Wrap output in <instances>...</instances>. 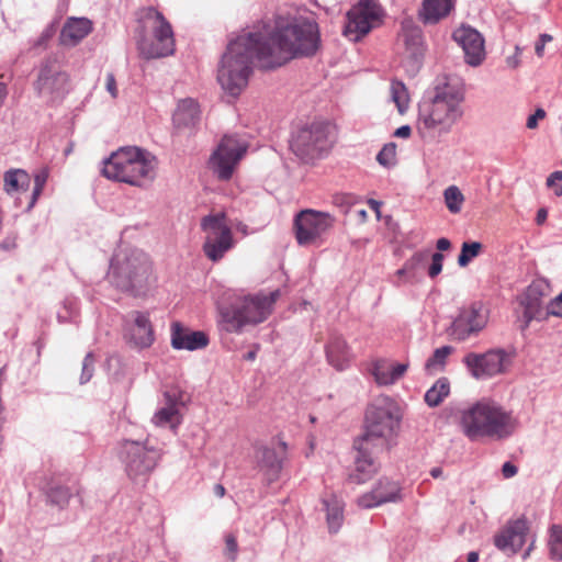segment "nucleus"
Returning <instances> with one entry per match:
<instances>
[{"label": "nucleus", "instance_id": "nucleus-1", "mask_svg": "<svg viewBox=\"0 0 562 562\" xmlns=\"http://www.w3.org/2000/svg\"><path fill=\"white\" fill-rule=\"evenodd\" d=\"M319 46V30L314 21L278 22L268 33L248 32L229 41L222 55L217 81L231 97L247 87L256 58L263 69H273L297 56H313Z\"/></svg>", "mask_w": 562, "mask_h": 562}, {"label": "nucleus", "instance_id": "nucleus-2", "mask_svg": "<svg viewBox=\"0 0 562 562\" xmlns=\"http://www.w3.org/2000/svg\"><path fill=\"white\" fill-rule=\"evenodd\" d=\"M464 92L460 85L445 82L435 88L434 95L418 105L417 131L423 139L436 140L449 133L462 116Z\"/></svg>", "mask_w": 562, "mask_h": 562}, {"label": "nucleus", "instance_id": "nucleus-3", "mask_svg": "<svg viewBox=\"0 0 562 562\" xmlns=\"http://www.w3.org/2000/svg\"><path fill=\"white\" fill-rule=\"evenodd\" d=\"M461 426L471 440L504 439L516 429V420L497 403L483 398L462 412Z\"/></svg>", "mask_w": 562, "mask_h": 562}, {"label": "nucleus", "instance_id": "nucleus-4", "mask_svg": "<svg viewBox=\"0 0 562 562\" xmlns=\"http://www.w3.org/2000/svg\"><path fill=\"white\" fill-rule=\"evenodd\" d=\"M155 170L156 158L149 151L127 146L104 159L101 172L110 180L145 187L155 179Z\"/></svg>", "mask_w": 562, "mask_h": 562}, {"label": "nucleus", "instance_id": "nucleus-5", "mask_svg": "<svg viewBox=\"0 0 562 562\" xmlns=\"http://www.w3.org/2000/svg\"><path fill=\"white\" fill-rule=\"evenodd\" d=\"M151 270V262L144 251L123 249L111 260L109 279L116 289L138 296L148 289Z\"/></svg>", "mask_w": 562, "mask_h": 562}, {"label": "nucleus", "instance_id": "nucleus-6", "mask_svg": "<svg viewBox=\"0 0 562 562\" xmlns=\"http://www.w3.org/2000/svg\"><path fill=\"white\" fill-rule=\"evenodd\" d=\"M280 296V290L268 294L238 296L228 306L220 307V325L227 333H240L246 325L265 322Z\"/></svg>", "mask_w": 562, "mask_h": 562}, {"label": "nucleus", "instance_id": "nucleus-7", "mask_svg": "<svg viewBox=\"0 0 562 562\" xmlns=\"http://www.w3.org/2000/svg\"><path fill=\"white\" fill-rule=\"evenodd\" d=\"M136 44L145 59L167 57L175 53V38L171 24L154 7L144 8L139 16Z\"/></svg>", "mask_w": 562, "mask_h": 562}, {"label": "nucleus", "instance_id": "nucleus-8", "mask_svg": "<svg viewBox=\"0 0 562 562\" xmlns=\"http://www.w3.org/2000/svg\"><path fill=\"white\" fill-rule=\"evenodd\" d=\"M119 459L134 484L145 485L160 459L161 451L148 445V440L123 439L119 445Z\"/></svg>", "mask_w": 562, "mask_h": 562}, {"label": "nucleus", "instance_id": "nucleus-9", "mask_svg": "<svg viewBox=\"0 0 562 562\" xmlns=\"http://www.w3.org/2000/svg\"><path fill=\"white\" fill-rule=\"evenodd\" d=\"M334 144L328 122L315 121L292 135L290 148L303 162H312L327 154Z\"/></svg>", "mask_w": 562, "mask_h": 562}, {"label": "nucleus", "instance_id": "nucleus-10", "mask_svg": "<svg viewBox=\"0 0 562 562\" xmlns=\"http://www.w3.org/2000/svg\"><path fill=\"white\" fill-rule=\"evenodd\" d=\"M402 413L398 404L386 395L375 397L367 407L364 429L371 436L387 439L401 425Z\"/></svg>", "mask_w": 562, "mask_h": 562}, {"label": "nucleus", "instance_id": "nucleus-11", "mask_svg": "<svg viewBox=\"0 0 562 562\" xmlns=\"http://www.w3.org/2000/svg\"><path fill=\"white\" fill-rule=\"evenodd\" d=\"M335 217L328 212L305 209L300 211L293 223L296 241L300 246H321L333 228Z\"/></svg>", "mask_w": 562, "mask_h": 562}, {"label": "nucleus", "instance_id": "nucleus-12", "mask_svg": "<svg viewBox=\"0 0 562 562\" xmlns=\"http://www.w3.org/2000/svg\"><path fill=\"white\" fill-rule=\"evenodd\" d=\"M225 220L224 213L209 214L201 220V228L205 233L203 251L214 262L234 246L233 233Z\"/></svg>", "mask_w": 562, "mask_h": 562}, {"label": "nucleus", "instance_id": "nucleus-13", "mask_svg": "<svg viewBox=\"0 0 562 562\" xmlns=\"http://www.w3.org/2000/svg\"><path fill=\"white\" fill-rule=\"evenodd\" d=\"M382 16L383 10L374 0H359L347 12L344 35L358 42L381 23Z\"/></svg>", "mask_w": 562, "mask_h": 562}, {"label": "nucleus", "instance_id": "nucleus-14", "mask_svg": "<svg viewBox=\"0 0 562 562\" xmlns=\"http://www.w3.org/2000/svg\"><path fill=\"white\" fill-rule=\"evenodd\" d=\"M69 77L57 64L56 58L47 57L38 68L37 79L34 81V90L37 95L47 102L60 100L67 93Z\"/></svg>", "mask_w": 562, "mask_h": 562}, {"label": "nucleus", "instance_id": "nucleus-15", "mask_svg": "<svg viewBox=\"0 0 562 562\" xmlns=\"http://www.w3.org/2000/svg\"><path fill=\"white\" fill-rule=\"evenodd\" d=\"M246 142L236 136H224L210 158V165L220 180H229L236 165L247 151Z\"/></svg>", "mask_w": 562, "mask_h": 562}, {"label": "nucleus", "instance_id": "nucleus-16", "mask_svg": "<svg viewBox=\"0 0 562 562\" xmlns=\"http://www.w3.org/2000/svg\"><path fill=\"white\" fill-rule=\"evenodd\" d=\"M462 362L474 379L486 380L505 373L509 356L504 349H490L484 353L469 352Z\"/></svg>", "mask_w": 562, "mask_h": 562}, {"label": "nucleus", "instance_id": "nucleus-17", "mask_svg": "<svg viewBox=\"0 0 562 562\" xmlns=\"http://www.w3.org/2000/svg\"><path fill=\"white\" fill-rule=\"evenodd\" d=\"M487 324V315L481 305L472 304L460 311L448 328L449 336L458 341H464L477 335Z\"/></svg>", "mask_w": 562, "mask_h": 562}, {"label": "nucleus", "instance_id": "nucleus-18", "mask_svg": "<svg viewBox=\"0 0 562 562\" xmlns=\"http://www.w3.org/2000/svg\"><path fill=\"white\" fill-rule=\"evenodd\" d=\"M548 284L543 280H535L520 296L519 302L524 307L520 330L525 331L533 319H546L543 297L547 294Z\"/></svg>", "mask_w": 562, "mask_h": 562}, {"label": "nucleus", "instance_id": "nucleus-19", "mask_svg": "<svg viewBox=\"0 0 562 562\" xmlns=\"http://www.w3.org/2000/svg\"><path fill=\"white\" fill-rule=\"evenodd\" d=\"M528 532L529 525L525 516L510 519L503 529L494 536V544L504 553L515 554L526 543Z\"/></svg>", "mask_w": 562, "mask_h": 562}, {"label": "nucleus", "instance_id": "nucleus-20", "mask_svg": "<svg viewBox=\"0 0 562 562\" xmlns=\"http://www.w3.org/2000/svg\"><path fill=\"white\" fill-rule=\"evenodd\" d=\"M452 37L461 46L468 65L476 67L482 64L485 58L484 38L475 29L462 25Z\"/></svg>", "mask_w": 562, "mask_h": 562}, {"label": "nucleus", "instance_id": "nucleus-21", "mask_svg": "<svg viewBox=\"0 0 562 562\" xmlns=\"http://www.w3.org/2000/svg\"><path fill=\"white\" fill-rule=\"evenodd\" d=\"M401 499V487L397 482L380 479L375 486L358 498L359 506L372 508L384 503H395Z\"/></svg>", "mask_w": 562, "mask_h": 562}, {"label": "nucleus", "instance_id": "nucleus-22", "mask_svg": "<svg viewBox=\"0 0 562 562\" xmlns=\"http://www.w3.org/2000/svg\"><path fill=\"white\" fill-rule=\"evenodd\" d=\"M210 342L209 336L201 330H192L180 322L171 324V346L176 350H199Z\"/></svg>", "mask_w": 562, "mask_h": 562}, {"label": "nucleus", "instance_id": "nucleus-23", "mask_svg": "<svg viewBox=\"0 0 562 562\" xmlns=\"http://www.w3.org/2000/svg\"><path fill=\"white\" fill-rule=\"evenodd\" d=\"M279 447L281 449L280 452L269 447H260L257 450L256 458L258 465L261 470L266 471L269 482L276 481L282 470V462L285 457L288 445L280 440Z\"/></svg>", "mask_w": 562, "mask_h": 562}, {"label": "nucleus", "instance_id": "nucleus-24", "mask_svg": "<svg viewBox=\"0 0 562 562\" xmlns=\"http://www.w3.org/2000/svg\"><path fill=\"white\" fill-rule=\"evenodd\" d=\"M166 405L161 407L153 417V423L157 426L169 425L176 428L180 424L178 405L184 404L183 393L178 390L166 391Z\"/></svg>", "mask_w": 562, "mask_h": 562}, {"label": "nucleus", "instance_id": "nucleus-25", "mask_svg": "<svg viewBox=\"0 0 562 562\" xmlns=\"http://www.w3.org/2000/svg\"><path fill=\"white\" fill-rule=\"evenodd\" d=\"M92 30V21L88 18H68L61 27L59 43L67 47H74L88 36Z\"/></svg>", "mask_w": 562, "mask_h": 562}, {"label": "nucleus", "instance_id": "nucleus-26", "mask_svg": "<svg viewBox=\"0 0 562 562\" xmlns=\"http://www.w3.org/2000/svg\"><path fill=\"white\" fill-rule=\"evenodd\" d=\"M134 323L128 329L130 341L138 348H147L154 342V330L146 313L133 312Z\"/></svg>", "mask_w": 562, "mask_h": 562}, {"label": "nucleus", "instance_id": "nucleus-27", "mask_svg": "<svg viewBox=\"0 0 562 562\" xmlns=\"http://www.w3.org/2000/svg\"><path fill=\"white\" fill-rule=\"evenodd\" d=\"M326 357L330 366L338 371L345 370L350 360L351 353L346 340L338 335H333L326 346Z\"/></svg>", "mask_w": 562, "mask_h": 562}, {"label": "nucleus", "instance_id": "nucleus-28", "mask_svg": "<svg viewBox=\"0 0 562 562\" xmlns=\"http://www.w3.org/2000/svg\"><path fill=\"white\" fill-rule=\"evenodd\" d=\"M408 368L407 363L391 364L384 360L373 363L372 374L380 385H391L400 380Z\"/></svg>", "mask_w": 562, "mask_h": 562}, {"label": "nucleus", "instance_id": "nucleus-29", "mask_svg": "<svg viewBox=\"0 0 562 562\" xmlns=\"http://www.w3.org/2000/svg\"><path fill=\"white\" fill-rule=\"evenodd\" d=\"M199 105L193 99H184L178 103L172 120L178 127H190L199 121Z\"/></svg>", "mask_w": 562, "mask_h": 562}, {"label": "nucleus", "instance_id": "nucleus-30", "mask_svg": "<svg viewBox=\"0 0 562 562\" xmlns=\"http://www.w3.org/2000/svg\"><path fill=\"white\" fill-rule=\"evenodd\" d=\"M452 7L451 0H424L420 18L426 24H435L447 16Z\"/></svg>", "mask_w": 562, "mask_h": 562}, {"label": "nucleus", "instance_id": "nucleus-31", "mask_svg": "<svg viewBox=\"0 0 562 562\" xmlns=\"http://www.w3.org/2000/svg\"><path fill=\"white\" fill-rule=\"evenodd\" d=\"M386 439L383 437L371 436L367 429L355 439L353 447L359 456L374 458V454L381 451L385 446Z\"/></svg>", "mask_w": 562, "mask_h": 562}, {"label": "nucleus", "instance_id": "nucleus-32", "mask_svg": "<svg viewBox=\"0 0 562 562\" xmlns=\"http://www.w3.org/2000/svg\"><path fill=\"white\" fill-rule=\"evenodd\" d=\"M329 532L336 533L344 521V503L336 496L323 499Z\"/></svg>", "mask_w": 562, "mask_h": 562}, {"label": "nucleus", "instance_id": "nucleus-33", "mask_svg": "<svg viewBox=\"0 0 562 562\" xmlns=\"http://www.w3.org/2000/svg\"><path fill=\"white\" fill-rule=\"evenodd\" d=\"M355 464V471L348 476V480L355 484L366 483L378 470L374 458L357 454Z\"/></svg>", "mask_w": 562, "mask_h": 562}, {"label": "nucleus", "instance_id": "nucleus-34", "mask_svg": "<svg viewBox=\"0 0 562 562\" xmlns=\"http://www.w3.org/2000/svg\"><path fill=\"white\" fill-rule=\"evenodd\" d=\"M31 183L30 176L22 169L9 170L4 173V190L13 193L20 190H27Z\"/></svg>", "mask_w": 562, "mask_h": 562}, {"label": "nucleus", "instance_id": "nucleus-35", "mask_svg": "<svg viewBox=\"0 0 562 562\" xmlns=\"http://www.w3.org/2000/svg\"><path fill=\"white\" fill-rule=\"evenodd\" d=\"M454 351L452 346H442L437 348L431 357L425 363L427 374H434L443 371L448 357Z\"/></svg>", "mask_w": 562, "mask_h": 562}, {"label": "nucleus", "instance_id": "nucleus-36", "mask_svg": "<svg viewBox=\"0 0 562 562\" xmlns=\"http://www.w3.org/2000/svg\"><path fill=\"white\" fill-rule=\"evenodd\" d=\"M450 393V383L447 378H440L426 392L425 402L430 407H437Z\"/></svg>", "mask_w": 562, "mask_h": 562}, {"label": "nucleus", "instance_id": "nucleus-37", "mask_svg": "<svg viewBox=\"0 0 562 562\" xmlns=\"http://www.w3.org/2000/svg\"><path fill=\"white\" fill-rule=\"evenodd\" d=\"M443 196L446 205L451 213L456 214L461 211L464 196L458 187H448L443 192Z\"/></svg>", "mask_w": 562, "mask_h": 562}, {"label": "nucleus", "instance_id": "nucleus-38", "mask_svg": "<svg viewBox=\"0 0 562 562\" xmlns=\"http://www.w3.org/2000/svg\"><path fill=\"white\" fill-rule=\"evenodd\" d=\"M391 94L398 111L403 113L408 106V94L405 85L402 81L393 80L391 83Z\"/></svg>", "mask_w": 562, "mask_h": 562}, {"label": "nucleus", "instance_id": "nucleus-39", "mask_svg": "<svg viewBox=\"0 0 562 562\" xmlns=\"http://www.w3.org/2000/svg\"><path fill=\"white\" fill-rule=\"evenodd\" d=\"M71 497V492L68 487L56 485L52 486L47 491V499L52 505H56L60 508H64L67 506L69 499Z\"/></svg>", "mask_w": 562, "mask_h": 562}, {"label": "nucleus", "instance_id": "nucleus-40", "mask_svg": "<svg viewBox=\"0 0 562 562\" xmlns=\"http://www.w3.org/2000/svg\"><path fill=\"white\" fill-rule=\"evenodd\" d=\"M550 555L552 559L561 561L562 560V526L552 525L550 528Z\"/></svg>", "mask_w": 562, "mask_h": 562}, {"label": "nucleus", "instance_id": "nucleus-41", "mask_svg": "<svg viewBox=\"0 0 562 562\" xmlns=\"http://www.w3.org/2000/svg\"><path fill=\"white\" fill-rule=\"evenodd\" d=\"M482 247V244L479 241L463 243L458 257V265L460 267H467L473 258L480 255Z\"/></svg>", "mask_w": 562, "mask_h": 562}, {"label": "nucleus", "instance_id": "nucleus-42", "mask_svg": "<svg viewBox=\"0 0 562 562\" xmlns=\"http://www.w3.org/2000/svg\"><path fill=\"white\" fill-rule=\"evenodd\" d=\"M428 257V251H417L404 262L405 270H408L409 272V279L416 278L417 271L422 270L425 267Z\"/></svg>", "mask_w": 562, "mask_h": 562}, {"label": "nucleus", "instance_id": "nucleus-43", "mask_svg": "<svg viewBox=\"0 0 562 562\" xmlns=\"http://www.w3.org/2000/svg\"><path fill=\"white\" fill-rule=\"evenodd\" d=\"M378 162L386 168L393 167L396 164V144L387 143L376 155Z\"/></svg>", "mask_w": 562, "mask_h": 562}, {"label": "nucleus", "instance_id": "nucleus-44", "mask_svg": "<svg viewBox=\"0 0 562 562\" xmlns=\"http://www.w3.org/2000/svg\"><path fill=\"white\" fill-rule=\"evenodd\" d=\"M47 178H48V173L46 170H41V171L36 172V175L34 176V187L32 190L31 201L27 206L29 210L35 205L37 199L42 194L43 189L46 184Z\"/></svg>", "mask_w": 562, "mask_h": 562}, {"label": "nucleus", "instance_id": "nucleus-45", "mask_svg": "<svg viewBox=\"0 0 562 562\" xmlns=\"http://www.w3.org/2000/svg\"><path fill=\"white\" fill-rule=\"evenodd\" d=\"M95 358L92 352H88L82 361L80 383L86 384L93 375Z\"/></svg>", "mask_w": 562, "mask_h": 562}, {"label": "nucleus", "instance_id": "nucleus-46", "mask_svg": "<svg viewBox=\"0 0 562 562\" xmlns=\"http://www.w3.org/2000/svg\"><path fill=\"white\" fill-rule=\"evenodd\" d=\"M443 258L441 252H434L431 255V265L428 268V276L430 278H435L441 272Z\"/></svg>", "mask_w": 562, "mask_h": 562}, {"label": "nucleus", "instance_id": "nucleus-47", "mask_svg": "<svg viewBox=\"0 0 562 562\" xmlns=\"http://www.w3.org/2000/svg\"><path fill=\"white\" fill-rule=\"evenodd\" d=\"M549 315L562 317V292L550 301L546 311V318Z\"/></svg>", "mask_w": 562, "mask_h": 562}, {"label": "nucleus", "instance_id": "nucleus-48", "mask_svg": "<svg viewBox=\"0 0 562 562\" xmlns=\"http://www.w3.org/2000/svg\"><path fill=\"white\" fill-rule=\"evenodd\" d=\"M561 181H562V171L561 170H557V171L552 172L547 179V186L549 188H554V194L557 196L562 195V184L557 186L558 182H561Z\"/></svg>", "mask_w": 562, "mask_h": 562}, {"label": "nucleus", "instance_id": "nucleus-49", "mask_svg": "<svg viewBox=\"0 0 562 562\" xmlns=\"http://www.w3.org/2000/svg\"><path fill=\"white\" fill-rule=\"evenodd\" d=\"M225 543H226V551L228 553V559L232 562H234L236 560V554H237V549H238L236 538L232 535H228L225 539Z\"/></svg>", "mask_w": 562, "mask_h": 562}, {"label": "nucleus", "instance_id": "nucleus-50", "mask_svg": "<svg viewBox=\"0 0 562 562\" xmlns=\"http://www.w3.org/2000/svg\"><path fill=\"white\" fill-rule=\"evenodd\" d=\"M546 117V111L542 108H538L533 114L528 116L526 126L530 130H535L538 126V121Z\"/></svg>", "mask_w": 562, "mask_h": 562}, {"label": "nucleus", "instance_id": "nucleus-51", "mask_svg": "<svg viewBox=\"0 0 562 562\" xmlns=\"http://www.w3.org/2000/svg\"><path fill=\"white\" fill-rule=\"evenodd\" d=\"M105 89L113 99L117 97L116 80L112 72H108L105 76Z\"/></svg>", "mask_w": 562, "mask_h": 562}, {"label": "nucleus", "instance_id": "nucleus-52", "mask_svg": "<svg viewBox=\"0 0 562 562\" xmlns=\"http://www.w3.org/2000/svg\"><path fill=\"white\" fill-rule=\"evenodd\" d=\"M552 41V36L549 35V34H541L539 36V40L537 41L536 45H535V50H536V54L541 57L543 55V50H544V46L548 42H551Z\"/></svg>", "mask_w": 562, "mask_h": 562}, {"label": "nucleus", "instance_id": "nucleus-53", "mask_svg": "<svg viewBox=\"0 0 562 562\" xmlns=\"http://www.w3.org/2000/svg\"><path fill=\"white\" fill-rule=\"evenodd\" d=\"M520 53H521L520 47L518 45H516L515 46V55L508 56L506 58V64H507L508 67L515 69V68H517L519 66L520 60H519L518 56H519Z\"/></svg>", "mask_w": 562, "mask_h": 562}, {"label": "nucleus", "instance_id": "nucleus-54", "mask_svg": "<svg viewBox=\"0 0 562 562\" xmlns=\"http://www.w3.org/2000/svg\"><path fill=\"white\" fill-rule=\"evenodd\" d=\"M518 469L512 462H505L502 467V473L504 477L509 479L517 473Z\"/></svg>", "mask_w": 562, "mask_h": 562}, {"label": "nucleus", "instance_id": "nucleus-55", "mask_svg": "<svg viewBox=\"0 0 562 562\" xmlns=\"http://www.w3.org/2000/svg\"><path fill=\"white\" fill-rule=\"evenodd\" d=\"M335 203L338 205H346L349 207L353 203V196L350 194H339L335 196ZM348 209H346V212Z\"/></svg>", "mask_w": 562, "mask_h": 562}, {"label": "nucleus", "instance_id": "nucleus-56", "mask_svg": "<svg viewBox=\"0 0 562 562\" xmlns=\"http://www.w3.org/2000/svg\"><path fill=\"white\" fill-rule=\"evenodd\" d=\"M412 134V128L409 125H403L395 130L394 136L401 138H408Z\"/></svg>", "mask_w": 562, "mask_h": 562}, {"label": "nucleus", "instance_id": "nucleus-57", "mask_svg": "<svg viewBox=\"0 0 562 562\" xmlns=\"http://www.w3.org/2000/svg\"><path fill=\"white\" fill-rule=\"evenodd\" d=\"M436 246L437 249L439 250L438 252H441L448 250L451 247V243L449 239L442 237L437 240Z\"/></svg>", "mask_w": 562, "mask_h": 562}, {"label": "nucleus", "instance_id": "nucleus-58", "mask_svg": "<svg viewBox=\"0 0 562 562\" xmlns=\"http://www.w3.org/2000/svg\"><path fill=\"white\" fill-rule=\"evenodd\" d=\"M548 212L546 209H540L537 212L536 222L541 225L547 218Z\"/></svg>", "mask_w": 562, "mask_h": 562}, {"label": "nucleus", "instance_id": "nucleus-59", "mask_svg": "<svg viewBox=\"0 0 562 562\" xmlns=\"http://www.w3.org/2000/svg\"><path fill=\"white\" fill-rule=\"evenodd\" d=\"M7 94H8L7 86L3 82H0V106L2 105Z\"/></svg>", "mask_w": 562, "mask_h": 562}, {"label": "nucleus", "instance_id": "nucleus-60", "mask_svg": "<svg viewBox=\"0 0 562 562\" xmlns=\"http://www.w3.org/2000/svg\"><path fill=\"white\" fill-rule=\"evenodd\" d=\"M214 493L217 497H223L225 495V487L222 484H216L214 486Z\"/></svg>", "mask_w": 562, "mask_h": 562}, {"label": "nucleus", "instance_id": "nucleus-61", "mask_svg": "<svg viewBox=\"0 0 562 562\" xmlns=\"http://www.w3.org/2000/svg\"><path fill=\"white\" fill-rule=\"evenodd\" d=\"M396 274L398 277H405L406 281L413 280V279H409V272H408V270H405V265H403V267L396 271Z\"/></svg>", "mask_w": 562, "mask_h": 562}, {"label": "nucleus", "instance_id": "nucleus-62", "mask_svg": "<svg viewBox=\"0 0 562 562\" xmlns=\"http://www.w3.org/2000/svg\"><path fill=\"white\" fill-rule=\"evenodd\" d=\"M441 474H442V469H441V468H439V467L432 468V469L430 470V475H431L434 479H438V477H440V476H441Z\"/></svg>", "mask_w": 562, "mask_h": 562}, {"label": "nucleus", "instance_id": "nucleus-63", "mask_svg": "<svg viewBox=\"0 0 562 562\" xmlns=\"http://www.w3.org/2000/svg\"><path fill=\"white\" fill-rule=\"evenodd\" d=\"M49 37H50V32L47 30V31H45V32L41 35V37H40V40H38V42H37V45H42V44H44V43H45Z\"/></svg>", "mask_w": 562, "mask_h": 562}, {"label": "nucleus", "instance_id": "nucleus-64", "mask_svg": "<svg viewBox=\"0 0 562 562\" xmlns=\"http://www.w3.org/2000/svg\"><path fill=\"white\" fill-rule=\"evenodd\" d=\"M479 560V553L475 551H471L468 554V561L467 562H477Z\"/></svg>", "mask_w": 562, "mask_h": 562}]
</instances>
